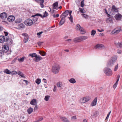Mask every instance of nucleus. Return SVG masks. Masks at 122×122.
Listing matches in <instances>:
<instances>
[{
    "mask_svg": "<svg viewBox=\"0 0 122 122\" xmlns=\"http://www.w3.org/2000/svg\"><path fill=\"white\" fill-rule=\"evenodd\" d=\"M117 56L115 55L113 56L108 61L107 64V66L110 67L112 66L115 63L117 59Z\"/></svg>",
    "mask_w": 122,
    "mask_h": 122,
    "instance_id": "f257e3e1",
    "label": "nucleus"
},
{
    "mask_svg": "<svg viewBox=\"0 0 122 122\" xmlns=\"http://www.w3.org/2000/svg\"><path fill=\"white\" fill-rule=\"evenodd\" d=\"M60 68V67L58 65L55 64L52 67V71L55 74L59 72Z\"/></svg>",
    "mask_w": 122,
    "mask_h": 122,
    "instance_id": "f03ea898",
    "label": "nucleus"
},
{
    "mask_svg": "<svg viewBox=\"0 0 122 122\" xmlns=\"http://www.w3.org/2000/svg\"><path fill=\"white\" fill-rule=\"evenodd\" d=\"M104 72L107 76H111L113 74L111 69L107 67L104 68Z\"/></svg>",
    "mask_w": 122,
    "mask_h": 122,
    "instance_id": "7ed1b4c3",
    "label": "nucleus"
},
{
    "mask_svg": "<svg viewBox=\"0 0 122 122\" xmlns=\"http://www.w3.org/2000/svg\"><path fill=\"white\" fill-rule=\"evenodd\" d=\"M90 99L89 97H86L82 98L80 99L79 101L80 103H84L89 101Z\"/></svg>",
    "mask_w": 122,
    "mask_h": 122,
    "instance_id": "20e7f679",
    "label": "nucleus"
},
{
    "mask_svg": "<svg viewBox=\"0 0 122 122\" xmlns=\"http://www.w3.org/2000/svg\"><path fill=\"white\" fill-rule=\"evenodd\" d=\"M121 30V28L120 27H117L112 31L111 34H117L120 32Z\"/></svg>",
    "mask_w": 122,
    "mask_h": 122,
    "instance_id": "39448f33",
    "label": "nucleus"
},
{
    "mask_svg": "<svg viewBox=\"0 0 122 122\" xmlns=\"http://www.w3.org/2000/svg\"><path fill=\"white\" fill-rule=\"evenodd\" d=\"M24 23L26 25L28 26L31 25L33 24V21L29 19L25 20Z\"/></svg>",
    "mask_w": 122,
    "mask_h": 122,
    "instance_id": "423d86ee",
    "label": "nucleus"
},
{
    "mask_svg": "<svg viewBox=\"0 0 122 122\" xmlns=\"http://www.w3.org/2000/svg\"><path fill=\"white\" fill-rule=\"evenodd\" d=\"M22 35L24 37V39L23 40L24 42V43L27 42L29 39V36L28 34L26 33H25L22 34Z\"/></svg>",
    "mask_w": 122,
    "mask_h": 122,
    "instance_id": "0eeeda50",
    "label": "nucleus"
},
{
    "mask_svg": "<svg viewBox=\"0 0 122 122\" xmlns=\"http://www.w3.org/2000/svg\"><path fill=\"white\" fill-rule=\"evenodd\" d=\"M47 13L46 11H45V12L44 13V15L43 16H42V15L40 14L37 13L35 15H32V17H34L35 16H39L41 17L42 18H43V17H45L47 16Z\"/></svg>",
    "mask_w": 122,
    "mask_h": 122,
    "instance_id": "6e6552de",
    "label": "nucleus"
},
{
    "mask_svg": "<svg viewBox=\"0 0 122 122\" xmlns=\"http://www.w3.org/2000/svg\"><path fill=\"white\" fill-rule=\"evenodd\" d=\"M8 41V38L4 36H0V42L3 43L4 42H6Z\"/></svg>",
    "mask_w": 122,
    "mask_h": 122,
    "instance_id": "1a4fd4ad",
    "label": "nucleus"
},
{
    "mask_svg": "<svg viewBox=\"0 0 122 122\" xmlns=\"http://www.w3.org/2000/svg\"><path fill=\"white\" fill-rule=\"evenodd\" d=\"M7 16V14L5 12H3L0 14V18L3 20L6 18Z\"/></svg>",
    "mask_w": 122,
    "mask_h": 122,
    "instance_id": "9d476101",
    "label": "nucleus"
},
{
    "mask_svg": "<svg viewBox=\"0 0 122 122\" xmlns=\"http://www.w3.org/2000/svg\"><path fill=\"white\" fill-rule=\"evenodd\" d=\"M69 10H66L61 15L60 17L65 18L69 14Z\"/></svg>",
    "mask_w": 122,
    "mask_h": 122,
    "instance_id": "9b49d317",
    "label": "nucleus"
},
{
    "mask_svg": "<svg viewBox=\"0 0 122 122\" xmlns=\"http://www.w3.org/2000/svg\"><path fill=\"white\" fill-rule=\"evenodd\" d=\"M9 47L7 46L4 45L2 47V51L3 52L5 53L7 52L9 50Z\"/></svg>",
    "mask_w": 122,
    "mask_h": 122,
    "instance_id": "f8f14e48",
    "label": "nucleus"
},
{
    "mask_svg": "<svg viewBox=\"0 0 122 122\" xmlns=\"http://www.w3.org/2000/svg\"><path fill=\"white\" fill-rule=\"evenodd\" d=\"M122 15L118 13L115 15V19L117 20H120L121 19Z\"/></svg>",
    "mask_w": 122,
    "mask_h": 122,
    "instance_id": "ddd939ff",
    "label": "nucleus"
},
{
    "mask_svg": "<svg viewBox=\"0 0 122 122\" xmlns=\"http://www.w3.org/2000/svg\"><path fill=\"white\" fill-rule=\"evenodd\" d=\"M116 46L118 48H122V42H115Z\"/></svg>",
    "mask_w": 122,
    "mask_h": 122,
    "instance_id": "4468645a",
    "label": "nucleus"
},
{
    "mask_svg": "<svg viewBox=\"0 0 122 122\" xmlns=\"http://www.w3.org/2000/svg\"><path fill=\"white\" fill-rule=\"evenodd\" d=\"M15 19V17L13 15H10L9 16L8 18V20L10 22H12L14 21Z\"/></svg>",
    "mask_w": 122,
    "mask_h": 122,
    "instance_id": "2eb2a0df",
    "label": "nucleus"
},
{
    "mask_svg": "<svg viewBox=\"0 0 122 122\" xmlns=\"http://www.w3.org/2000/svg\"><path fill=\"white\" fill-rule=\"evenodd\" d=\"M95 47L96 49H103L105 48V46L103 45L100 44L97 45L95 46Z\"/></svg>",
    "mask_w": 122,
    "mask_h": 122,
    "instance_id": "dca6fc26",
    "label": "nucleus"
},
{
    "mask_svg": "<svg viewBox=\"0 0 122 122\" xmlns=\"http://www.w3.org/2000/svg\"><path fill=\"white\" fill-rule=\"evenodd\" d=\"M34 1H35L36 2H38L39 1L41 2L40 5L42 8L44 7V6L43 3L44 1V0H33Z\"/></svg>",
    "mask_w": 122,
    "mask_h": 122,
    "instance_id": "f3484780",
    "label": "nucleus"
},
{
    "mask_svg": "<svg viewBox=\"0 0 122 122\" xmlns=\"http://www.w3.org/2000/svg\"><path fill=\"white\" fill-rule=\"evenodd\" d=\"M97 97H96L91 103V106L93 107L96 105L97 102Z\"/></svg>",
    "mask_w": 122,
    "mask_h": 122,
    "instance_id": "a211bd4d",
    "label": "nucleus"
},
{
    "mask_svg": "<svg viewBox=\"0 0 122 122\" xmlns=\"http://www.w3.org/2000/svg\"><path fill=\"white\" fill-rule=\"evenodd\" d=\"M111 10L112 12H118V8L114 5L112 6Z\"/></svg>",
    "mask_w": 122,
    "mask_h": 122,
    "instance_id": "6ab92c4d",
    "label": "nucleus"
},
{
    "mask_svg": "<svg viewBox=\"0 0 122 122\" xmlns=\"http://www.w3.org/2000/svg\"><path fill=\"white\" fill-rule=\"evenodd\" d=\"M58 3L57 2L53 4V8L58 10Z\"/></svg>",
    "mask_w": 122,
    "mask_h": 122,
    "instance_id": "aec40b11",
    "label": "nucleus"
},
{
    "mask_svg": "<svg viewBox=\"0 0 122 122\" xmlns=\"http://www.w3.org/2000/svg\"><path fill=\"white\" fill-rule=\"evenodd\" d=\"M25 26L23 23H21L19 24L18 26V28L19 29L25 28Z\"/></svg>",
    "mask_w": 122,
    "mask_h": 122,
    "instance_id": "412c9836",
    "label": "nucleus"
},
{
    "mask_svg": "<svg viewBox=\"0 0 122 122\" xmlns=\"http://www.w3.org/2000/svg\"><path fill=\"white\" fill-rule=\"evenodd\" d=\"M60 17L61 18V19L59 25H61L64 23L65 21V18H63L62 17Z\"/></svg>",
    "mask_w": 122,
    "mask_h": 122,
    "instance_id": "4be33fe9",
    "label": "nucleus"
},
{
    "mask_svg": "<svg viewBox=\"0 0 122 122\" xmlns=\"http://www.w3.org/2000/svg\"><path fill=\"white\" fill-rule=\"evenodd\" d=\"M36 60H35V62H38L42 59V57L39 55H37L35 57Z\"/></svg>",
    "mask_w": 122,
    "mask_h": 122,
    "instance_id": "5701e85b",
    "label": "nucleus"
},
{
    "mask_svg": "<svg viewBox=\"0 0 122 122\" xmlns=\"http://www.w3.org/2000/svg\"><path fill=\"white\" fill-rule=\"evenodd\" d=\"M73 41L75 43L79 42H81L80 37L79 36L74 38Z\"/></svg>",
    "mask_w": 122,
    "mask_h": 122,
    "instance_id": "b1692460",
    "label": "nucleus"
},
{
    "mask_svg": "<svg viewBox=\"0 0 122 122\" xmlns=\"http://www.w3.org/2000/svg\"><path fill=\"white\" fill-rule=\"evenodd\" d=\"M30 104L33 105H35L37 104L36 100L35 99H32L30 102Z\"/></svg>",
    "mask_w": 122,
    "mask_h": 122,
    "instance_id": "393cba45",
    "label": "nucleus"
},
{
    "mask_svg": "<svg viewBox=\"0 0 122 122\" xmlns=\"http://www.w3.org/2000/svg\"><path fill=\"white\" fill-rule=\"evenodd\" d=\"M56 86L58 87H61L63 86L62 83L60 81L57 82L56 84Z\"/></svg>",
    "mask_w": 122,
    "mask_h": 122,
    "instance_id": "a878e982",
    "label": "nucleus"
},
{
    "mask_svg": "<svg viewBox=\"0 0 122 122\" xmlns=\"http://www.w3.org/2000/svg\"><path fill=\"white\" fill-rule=\"evenodd\" d=\"M18 74L20 76L23 78H25V77L24 76V74L22 72L20 71H18Z\"/></svg>",
    "mask_w": 122,
    "mask_h": 122,
    "instance_id": "bb28decb",
    "label": "nucleus"
},
{
    "mask_svg": "<svg viewBox=\"0 0 122 122\" xmlns=\"http://www.w3.org/2000/svg\"><path fill=\"white\" fill-rule=\"evenodd\" d=\"M79 37L80 38L81 41L86 40L88 38V37L87 36H81Z\"/></svg>",
    "mask_w": 122,
    "mask_h": 122,
    "instance_id": "cd10ccee",
    "label": "nucleus"
},
{
    "mask_svg": "<svg viewBox=\"0 0 122 122\" xmlns=\"http://www.w3.org/2000/svg\"><path fill=\"white\" fill-rule=\"evenodd\" d=\"M3 72L4 73L7 74H11V71L7 69H5Z\"/></svg>",
    "mask_w": 122,
    "mask_h": 122,
    "instance_id": "c85d7f7f",
    "label": "nucleus"
},
{
    "mask_svg": "<svg viewBox=\"0 0 122 122\" xmlns=\"http://www.w3.org/2000/svg\"><path fill=\"white\" fill-rule=\"evenodd\" d=\"M60 118L63 122H67L68 121V119L65 117H61Z\"/></svg>",
    "mask_w": 122,
    "mask_h": 122,
    "instance_id": "c756f323",
    "label": "nucleus"
},
{
    "mask_svg": "<svg viewBox=\"0 0 122 122\" xmlns=\"http://www.w3.org/2000/svg\"><path fill=\"white\" fill-rule=\"evenodd\" d=\"M69 81L71 83L74 84L76 82L75 80L73 78H71L69 80Z\"/></svg>",
    "mask_w": 122,
    "mask_h": 122,
    "instance_id": "7c9ffc66",
    "label": "nucleus"
},
{
    "mask_svg": "<svg viewBox=\"0 0 122 122\" xmlns=\"http://www.w3.org/2000/svg\"><path fill=\"white\" fill-rule=\"evenodd\" d=\"M33 111V109L31 107H30L27 110V111L28 113L30 114Z\"/></svg>",
    "mask_w": 122,
    "mask_h": 122,
    "instance_id": "2f4dec72",
    "label": "nucleus"
},
{
    "mask_svg": "<svg viewBox=\"0 0 122 122\" xmlns=\"http://www.w3.org/2000/svg\"><path fill=\"white\" fill-rule=\"evenodd\" d=\"M81 28L79 24H77L76 26V29L77 30H79Z\"/></svg>",
    "mask_w": 122,
    "mask_h": 122,
    "instance_id": "473e14b6",
    "label": "nucleus"
},
{
    "mask_svg": "<svg viewBox=\"0 0 122 122\" xmlns=\"http://www.w3.org/2000/svg\"><path fill=\"white\" fill-rule=\"evenodd\" d=\"M37 54L35 53H33L32 54H30L28 55V56H31L32 58L35 57L36 56Z\"/></svg>",
    "mask_w": 122,
    "mask_h": 122,
    "instance_id": "72a5a7b5",
    "label": "nucleus"
},
{
    "mask_svg": "<svg viewBox=\"0 0 122 122\" xmlns=\"http://www.w3.org/2000/svg\"><path fill=\"white\" fill-rule=\"evenodd\" d=\"M50 97V96L46 95L45 96L44 98L45 100L46 101H49Z\"/></svg>",
    "mask_w": 122,
    "mask_h": 122,
    "instance_id": "f704fd0d",
    "label": "nucleus"
},
{
    "mask_svg": "<svg viewBox=\"0 0 122 122\" xmlns=\"http://www.w3.org/2000/svg\"><path fill=\"white\" fill-rule=\"evenodd\" d=\"M25 57H22L21 58H18V61L20 62H23L24 60Z\"/></svg>",
    "mask_w": 122,
    "mask_h": 122,
    "instance_id": "c9c22d12",
    "label": "nucleus"
},
{
    "mask_svg": "<svg viewBox=\"0 0 122 122\" xmlns=\"http://www.w3.org/2000/svg\"><path fill=\"white\" fill-rule=\"evenodd\" d=\"M38 20V18H34L33 21V23H35L36 24L37 23V22Z\"/></svg>",
    "mask_w": 122,
    "mask_h": 122,
    "instance_id": "e433bc0d",
    "label": "nucleus"
},
{
    "mask_svg": "<svg viewBox=\"0 0 122 122\" xmlns=\"http://www.w3.org/2000/svg\"><path fill=\"white\" fill-rule=\"evenodd\" d=\"M96 33V31L94 30H92L91 34V35L94 36Z\"/></svg>",
    "mask_w": 122,
    "mask_h": 122,
    "instance_id": "4c0bfd02",
    "label": "nucleus"
},
{
    "mask_svg": "<svg viewBox=\"0 0 122 122\" xmlns=\"http://www.w3.org/2000/svg\"><path fill=\"white\" fill-rule=\"evenodd\" d=\"M39 53L42 56H46V53L43 51H40L39 52Z\"/></svg>",
    "mask_w": 122,
    "mask_h": 122,
    "instance_id": "58836bf2",
    "label": "nucleus"
},
{
    "mask_svg": "<svg viewBox=\"0 0 122 122\" xmlns=\"http://www.w3.org/2000/svg\"><path fill=\"white\" fill-rule=\"evenodd\" d=\"M41 82V79L39 78H38L36 80V82L38 84H40Z\"/></svg>",
    "mask_w": 122,
    "mask_h": 122,
    "instance_id": "ea45409f",
    "label": "nucleus"
},
{
    "mask_svg": "<svg viewBox=\"0 0 122 122\" xmlns=\"http://www.w3.org/2000/svg\"><path fill=\"white\" fill-rule=\"evenodd\" d=\"M79 31H80L81 33L82 34H84L85 32L84 29L82 27L81 28V29Z\"/></svg>",
    "mask_w": 122,
    "mask_h": 122,
    "instance_id": "a19ab883",
    "label": "nucleus"
},
{
    "mask_svg": "<svg viewBox=\"0 0 122 122\" xmlns=\"http://www.w3.org/2000/svg\"><path fill=\"white\" fill-rule=\"evenodd\" d=\"M22 21V19H21L19 18L17 19L15 21L16 23H17L21 22Z\"/></svg>",
    "mask_w": 122,
    "mask_h": 122,
    "instance_id": "79ce46f5",
    "label": "nucleus"
},
{
    "mask_svg": "<svg viewBox=\"0 0 122 122\" xmlns=\"http://www.w3.org/2000/svg\"><path fill=\"white\" fill-rule=\"evenodd\" d=\"M79 10L80 11L81 13H84L85 12L84 11V9H83L81 8H79Z\"/></svg>",
    "mask_w": 122,
    "mask_h": 122,
    "instance_id": "37998d69",
    "label": "nucleus"
},
{
    "mask_svg": "<svg viewBox=\"0 0 122 122\" xmlns=\"http://www.w3.org/2000/svg\"><path fill=\"white\" fill-rule=\"evenodd\" d=\"M11 74H12L13 75H16L18 74V72H17L15 71H11Z\"/></svg>",
    "mask_w": 122,
    "mask_h": 122,
    "instance_id": "c03bdc74",
    "label": "nucleus"
},
{
    "mask_svg": "<svg viewBox=\"0 0 122 122\" xmlns=\"http://www.w3.org/2000/svg\"><path fill=\"white\" fill-rule=\"evenodd\" d=\"M68 18L70 21L71 22H73V19L72 16H70V17Z\"/></svg>",
    "mask_w": 122,
    "mask_h": 122,
    "instance_id": "a18cd8bd",
    "label": "nucleus"
},
{
    "mask_svg": "<svg viewBox=\"0 0 122 122\" xmlns=\"http://www.w3.org/2000/svg\"><path fill=\"white\" fill-rule=\"evenodd\" d=\"M84 0H83L81 2V6L82 7H84Z\"/></svg>",
    "mask_w": 122,
    "mask_h": 122,
    "instance_id": "49530a36",
    "label": "nucleus"
},
{
    "mask_svg": "<svg viewBox=\"0 0 122 122\" xmlns=\"http://www.w3.org/2000/svg\"><path fill=\"white\" fill-rule=\"evenodd\" d=\"M111 21L112 19L110 18H107L106 20V21L107 23L111 22Z\"/></svg>",
    "mask_w": 122,
    "mask_h": 122,
    "instance_id": "de8ad7c7",
    "label": "nucleus"
},
{
    "mask_svg": "<svg viewBox=\"0 0 122 122\" xmlns=\"http://www.w3.org/2000/svg\"><path fill=\"white\" fill-rule=\"evenodd\" d=\"M82 15H83V17H84L85 18H87L89 17V16L88 15H85L84 14H82Z\"/></svg>",
    "mask_w": 122,
    "mask_h": 122,
    "instance_id": "09e8293b",
    "label": "nucleus"
},
{
    "mask_svg": "<svg viewBox=\"0 0 122 122\" xmlns=\"http://www.w3.org/2000/svg\"><path fill=\"white\" fill-rule=\"evenodd\" d=\"M57 89V87L55 85L54 86V88L53 89V91L54 92H56V90Z\"/></svg>",
    "mask_w": 122,
    "mask_h": 122,
    "instance_id": "8fccbe9b",
    "label": "nucleus"
},
{
    "mask_svg": "<svg viewBox=\"0 0 122 122\" xmlns=\"http://www.w3.org/2000/svg\"><path fill=\"white\" fill-rule=\"evenodd\" d=\"M97 113L96 112H94L93 113L92 115L91 116L92 117H96V116Z\"/></svg>",
    "mask_w": 122,
    "mask_h": 122,
    "instance_id": "3c124183",
    "label": "nucleus"
},
{
    "mask_svg": "<svg viewBox=\"0 0 122 122\" xmlns=\"http://www.w3.org/2000/svg\"><path fill=\"white\" fill-rule=\"evenodd\" d=\"M118 64H117L116 66H115L114 69V71H117L118 67Z\"/></svg>",
    "mask_w": 122,
    "mask_h": 122,
    "instance_id": "603ef678",
    "label": "nucleus"
},
{
    "mask_svg": "<svg viewBox=\"0 0 122 122\" xmlns=\"http://www.w3.org/2000/svg\"><path fill=\"white\" fill-rule=\"evenodd\" d=\"M117 52L118 54H121L122 53V51L118 49L117 50Z\"/></svg>",
    "mask_w": 122,
    "mask_h": 122,
    "instance_id": "864d4df0",
    "label": "nucleus"
},
{
    "mask_svg": "<svg viewBox=\"0 0 122 122\" xmlns=\"http://www.w3.org/2000/svg\"><path fill=\"white\" fill-rule=\"evenodd\" d=\"M76 119V116H74L72 117L71 119L73 120H74Z\"/></svg>",
    "mask_w": 122,
    "mask_h": 122,
    "instance_id": "5fc2aeb1",
    "label": "nucleus"
},
{
    "mask_svg": "<svg viewBox=\"0 0 122 122\" xmlns=\"http://www.w3.org/2000/svg\"><path fill=\"white\" fill-rule=\"evenodd\" d=\"M43 43V42H42L41 41H39L38 42V44L39 46H40Z\"/></svg>",
    "mask_w": 122,
    "mask_h": 122,
    "instance_id": "6e6d98bb",
    "label": "nucleus"
},
{
    "mask_svg": "<svg viewBox=\"0 0 122 122\" xmlns=\"http://www.w3.org/2000/svg\"><path fill=\"white\" fill-rule=\"evenodd\" d=\"M3 54V52L2 50H0V56H1Z\"/></svg>",
    "mask_w": 122,
    "mask_h": 122,
    "instance_id": "4d7b16f0",
    "label": "nucleus"
},
{
    "mask_svg": "<svg viewBox=\"0 0 122 122\" xmlns=\"http://www.w3.org/2000/svg\"><path fill=\"white\" fill-rule=\"evenodd\" d=\"M117 84V83H115L113 86V88L114 89H115V88L116 87Z\"/></svg>",
    "mask_w": 122,
    "mask_h": 122,
    "instance_id": "13d9d810",
    "label": "nucleus"
},
{
    "mask_svg": "<svg viewBox=\"0 0 122 122\" xmlns=\"http://www.w3.org/2000/svg\"><path fill=\"white\" fill-rule=\"evenodd\" d=\"M97 30L98 31L100 32H101L102 31H104V30L103 29H102L101 30H100L99 29H97Z\"/></svg>",
    "mask_w": 122,
    "mask_h": 122,
    "instance_id": "bf43d9fd",
    "label": "nucleus"
},
{
    "mask_svg": "<svg viewBox=\"0 0 122 122\" xmlns=\"http://www.w3.org/2000/svg\"><path fill=\"white\" fill-rule=\"evenodd\" d=\"M35 105V107L34 108V110H37V108H38V107H37V105Z\"/></svg>",
    "mask_w": 122,
    "mask_h": 122,
    "instance_id": "052dcab7",
    "label": "nucleus"
},
{
    "mask_svg": "<svg viewBox=\"0 0 122 122\" xmlns=\"http://www.w3.org/2000/svg\"><path fill=\"white\" fill-rule=\"evenodd\" d=\"M43 33V32L42 31H41L40 32H38V33H37V36H39L41 34H42V33Z\"/></svg>",
    "mask_w": 122,
    "mask_h": 122,
    "instance_id": "680f3d73",
    "label": "nucleus"
},
{
    "mask_svg": "<svg viewBox=\"0 0 122 122\" xmlns=\"http://www.w3.org/2000/svg\"><path fill=\"white\" fill-rule=\"evenodd\" d=\"M105 12L108 15H110L108 14L107 10L106 9H105Z\"/></svg>",
    "mask_w": 122,
    "mask_h": 122,
    "instance_id": "e2e57ef3",
    "label": "nucleus"
},
{
    "mask_svg": "<svg viewBox=\"0 0 122 122\" xmlns=\"http://www.w3.org/2000/svg\"><path fill=\"white\" fill-rule=\"evenodd\" d=\"M43 119V118L42 117H41V118H40L37 121V122H39V121H40L42 120Z\"/></svg>",
    "mask_w": 122,
    "mask_h": 122,
    "instance_id": "0e129e2a",
    "label": "nucleus"
},
{
    "mask_svg": "<svg viewBox=\"0 0 122 122\" xmlns=\"http://www.w3.org/2000/svg\"><path fill=\"white\" fill-rule=\"evenodd\" d=\"M72 11L71 10H70V11H69V14L70 15V16H72L71 15V13L72 12Z\"/></svg>",
    "mask_w": 122,
    "mask_h": 122,
    "instance_id": "69168bd1",
    "label": "nucleus"
},
{
    "mask_svg": "<svg viewBox=\"0 0 122 122\" xmlns=\"http://www.w3.org/2000/svg\"><path fill=\"white\" fill-rule=\"evenodd\" d=\"M23 81H25V82L26 85H27L28 81L27 80H23Z\"/></svg>",
    "mask_w": 122,
    "mask_h": 122,
    "instance_id": "338daca9",
    "label": "nucleus"
},
{
    "mask_svg": "<svg viewBox=\"0 0 122 122\" xmlns=\"http://www.w3.org/2000/svg\"><path fill=\"white\" fill-rule=\"evenodd\" d=\"M43 81L44 82L46 83V80L44 78L43 79Z\"/></svg>",
    "mask_w": 122,
    "mask_h": 122,
    "instance_id": "774afa93",
    "label": "nucleus"
}]
</instances>
